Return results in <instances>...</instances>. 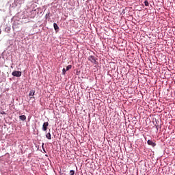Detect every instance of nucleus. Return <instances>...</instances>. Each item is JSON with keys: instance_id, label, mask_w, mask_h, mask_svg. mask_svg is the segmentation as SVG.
I'll return each instance as SVG.
<instances>
[{"instance_id": "obj_7", "label": "nucleus", "mask_w": 175, "mask_h": 175, "mask_svg": "<svg viewBox=\"0 0 175 175\" xmlns=\"http://www.w3.org/2000/svg\"><path fill=\"white\" fill-rule=\"evenodd\" d=\"M46 139H48L49 140H51V134L50 133H48L46 135Z\"/></svg>"}, {"instance_id": "obj_11", "label": "nucleus", "mask_w": 175, "mask_h": 175, "mask_svg": "<svg viewBox=\"0 0 175 175\" xmlns=\"http://www.w3.org/2000/svg\"><path fill=\"white\" fill-rule=\"evenodd\" d=\"M66 72H67L66 69L63 68V70H62L63 75H65V73H66Z\"/></svg>"}, {"instance_id": "obj_9", "label": "nucleus", "mask_w": 175, "mask_h": 175, "mask_svg": "<svg viewBox=\"0 0 175 175\" xmlns=\"http://www.w3.org/2000/svg\"><path fill=\"white\" fill-rule=\"evenodd\" d=\"M70 69H72V65H68V66H66V70L68 71V70H70Z\"/></svg>"}, {"instance_id": "obj_12", "label": "nucleus", "mask_w": 175, "mask_h": 175, "mask_svg": "<svg viewBox=\"0 0 175 175\" xmlns=\"http://www.w3.org/2000/svg\"><path fill=\"white\" fill-rule=\"evenodd\" d=\"M144 5H145V6H148L149 3L147 1H144Z\"/></svg>"}, {"instance_id": "obj_5", "label": "nucleus", "mask_w": 175, "mask_h": 175, "mask_svg": "<svg viewBox=\"0 0 175 175\" xmlns=\"http://www.w3.org/2000/svg\"><path fill=\"white\" fill-rule=\"evenodd\" d=\"M53 27L55 31H56V32H58V29H59V27H58V25H57V23H53Z\"/></svg>"}, {"instance_id": "obj_13", "label": "nucleus", "mask_w": 175, "mask_h": 175, "mask_svg": "<svg viewBox=\"0 0 175 175\" xmlns=\"http://www.w3.org/2000/svg\"><path fill=\"white\" fill-rule=\"evenodd\" d=\"M0 114H3H3H6V112L2 111L0 112Z\"/></svg>"}, {"instance_id": "obj_2", "label": "nucleus", "mask_w": 175, "mask_h": 175, "mask_svg": "<svg viewBox=\"0 0 175 175\" xmlns=\"http://www.w3.org/2000/svg\"><path fill=\"white\" fill-rule=\"evenodd\" d=\"M89 61L92 62V64H96V59H95V56L90 55L88 57Z\"/></svg>"}, {"instance_id": "obj_1", "label": "nucleus", "mask_w": 175, "mask_h": 175, "mask_svg": "<svg viewBox=\"0 0 175 175\" xmlns=\"http://www.w3.org/2000/svg\"><path fill=\"white\" fill-rule=\"evenodd\" d=\"M12 75L14 77H21L22 73L21 71H13Z\"/></svg>"}, {"instance_id": "obj_4", "label": "nucleus", "mask_w": 175, "mask_h": 175, "mask_svg": "<svg viewBox=\"0 0 175 175\" xmlns=\"http://www.w3.org/2000/svg\"><path fill=\"white\" fill-rule=\"evenodd\" d=\"M148 146H152V147H155L157 146V144L155 142H152V140L148 139L147 142Z\"/></svg>"}, {"instance_id": "obj_8", "label": "nucleus", "mask_w": 175, "mask_h": 175, "mask_svg": "<svg viewBox=\"0 0 175 175\" xmlns=\"http://www.w3.org/2000/svg\"><path fill=\"white\" fill-rule=\"evenodd\" d=\"M35 95V91L34 90H31L30 93L29 94V96H33Z\"/></svg>"}, {"instance_id": "obj_6", "label": "nucleus", "mask_w": 175, "mask_h": 175, "mask_svg": "<svg viewBox=\"0 0 175 175\" xmlns=\"http://www.w3.org/2000/svg\"><path fill=\"white\" fill-rule=\"evenodd\" d=\"M19 120H21V121H25V120H27V116H25V115L20 116Z\"/></svg>"}, {"instance_id": "obj_3", "label": "nucleus", "mask_w": 175, "mask_h": 175, "mask_svg": "<svg viewBox=\"0 0 175 175\" xmlns=\"http://www.w3.org/2000/svg\"><path fill=\"white\" fill-rule=\"evenodd\" d=\"M47 126H49V122H44L42 125V131L46 132V131H47Z\"/></svg>"}, {"instance_id": "obj_10", "label": "nucleus", "mask_w": 175, "mask_h": 175, "mask_svg": "<svg viewBox=\"0 0 175 175\" xmlns=\"http://www.w3.org/2000/svg\"><path fill=\"white\" fill-rule=\"evenodd\" d=\"M70 175H75V171L74 170H70Z\"/></svg>"}]
</instances>
